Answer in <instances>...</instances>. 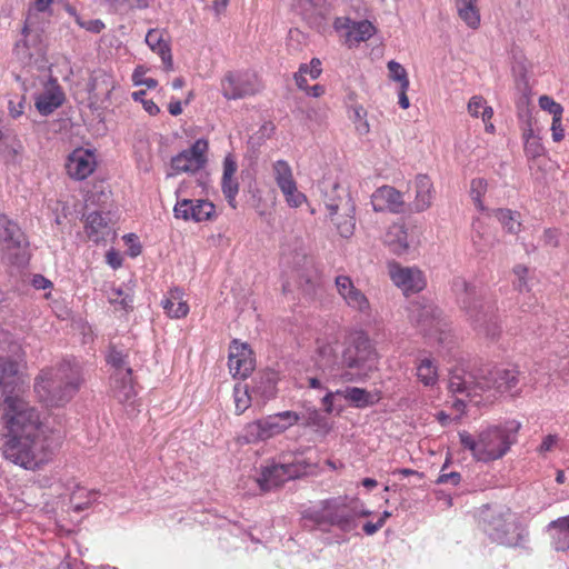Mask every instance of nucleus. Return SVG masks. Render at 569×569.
<instances>
[{
    "label": "nucleus",
    "mask_w": 569,
    "mask_h": 569,
    "mask_svg": "<svg viewBox=\"0 0 569 569\" xmlns=\"http://www.w3.org/2000/svg\"><path fill=\"white\" fill-rule=\"evenodd\" d=\"M389 276L406 295L419 292L426 287L425 277L417 268L401 267L393 262L389 264Z\"/></svg>",
    "instance_id": "4468645a"
},
{
    "label": "nucleus",
    "mask_w": 569,
    "mask_h": 569,
    "mask_svg": "<svg viewBox=\"0 0 569 569\" xmlns=\"http://www.w3.org/2000/svg\"><path fill=\"white\" fill-rule=\"evenodd\" d=\"M287 480L300 478L308 473L311 465L306 460L287 461L282 463Z\"/></svg>",
    "instance_id": "37998d69"
},
{
    "label": "nucleus",
    "mask_w": 569,
    "mask_h": 569,
    "mask_svg": "<svg viewBox=\"0 0 569 569\" xmlns=\"http://www.w3.org/2000/svg\"><path fill=\"white\" fill-rule=\"evenodd\" d=\"M161 306L170 318H183L189 312V306L183 299V291L179 288L171 289L161 301Z\"/></svg>",
    "instance_id": "393cba45"
},
{
    "label": "nucleus",
    "mask_w": 569,
    "mask_h": 569,
    "mask_svg": "<svg viewBox=\"0 0 569 569\" xmlns=\"http://www.w3.org/2000/svg\"><path fill=\"white\" fill-rule=\"evenodd\" d=\"M24 110V98L21 97L17 102L13 100L9 101V112L12 118H18L23 113Z\"/></svg>",
    "instance_id": "e2e57ef3"
},
{
    "label": "nucleus",
    "mask_w": 569,
    "mask_h": 569,
    "mask_svg": "<svg viewBox=\"0 0 569 569\" xmlns=\"http://www.w3.org/2000/svg\"><path fill=\"white\" fill-rule=\"evenodd\" d=\"M64 100V94L58 86H53L36 98V108L42 116L51 114Z\"/></svg>",
    "instance_id": "b1692460"
},
{
    "label": "nucleus",
    "mask_w": 569,
    "mask_h": 569,
    "mask_svg": "<svg viewBox=\"0 0 569 569\" xmlns=\"http://www.w3.org/2000/svg\"><path fill=\"white\" fill-rule=\"evenodd\" d=\"M207 150L208 142L203 139H198L191 148L183 150L172 158L171 169L173 170V173L196 172L201 169L207 161Z\"/></svg>",
    "instance_id": "f8f14e48"
},
{
    "label": "nucleus",
    "mask_w": 569,
    "mask_h": 569,
    "mask_svg": "<svg viewBox=\"0 0 569 569\" xmlns=\"http://www.w3.org/2000/svg\"><path fill=\"white\" fill-rule=\"evenodd\" d=\"M83 383L81 365L76 359H63L54 367L42 369L34 380V392L47 407H62Z\"/></svg>",
    "instance_id": "7ed1b4c3"
},
{
    "label": "nucleus",
    "mask_w": 569,
    "mask_h": 569,
    "mask_svg": "<svg viewBox=\"0 0 569 569\" xmlns=\"http://www.w3.org/2000/svg\"><path fill=\"white\" fill-rule=\"evenodd\" d=\"M26 383L18 363L0 357V421L7 460L24 469L36 470L47 463L53 448L42 438L39 411L24 400Z\"/></svg>",
    "instance_id": "f257e3e1"
},
{
    "label": "nucleus",
    "mask_w": 569,
    "mask_h": 569,
    "mask_svg": "<svg viewBox=\"0 0 569 569\" xmlns=\"http://www.w3.org/2000/svg\"><path fill=\"white\" fill-rule=\"evenodd\" d=\"M146 96V91L140 90L132 93V98L134 101H140L143 106V109L151 116H156L160 112L159 107L152 101L143 99Z\"/></svg>",
    "instance_id": "4d7b16f0"
},
{
    "label": "nucleus",
    "mask_w": 569,
    "mask_h": 569,
    "mask_svg": "<svg viewBox=\"0 0 569 569\" xmlns=\"http://www.w3.org/2000/svg\"><path fill=\"white\" fill-rule=\"evenodd\" d=\"M277 375L274 372H266L254 378L251 392L254 397H260L262 403L274 398L277 392Z\"/></svg>",
    "instance_id": "a878e982"
},
{
    "label": "nucleus",
    "mask_w": 569,
    "mask_h": 569,
    "mask_svg": "<svg viewBox=\"0 0 569 569\" xmlns=\"http://www.w3.org/2000/svg\"><path fill=\"white\" fill-rule=\"evenodd\" d=\"M543 146L538 138H530L525 141V152L530 158L540 157L543 153Z\"/></svg>",
    "instance_id": "13d9d810"
},
{
    "label": "nucleus",
    "mask_w": 569,
    "mask_h": 569,
    "mask_svg": "<svg viewBox=\"0 0 569 569\" xmlns=\"http://www.w3.org/2000/svg\"><path fill=\"white\" fill-rule=\"evenodd\" d=\"M447 463L442 466L437 483L457 486L461 481V475L456 471L447 472Z\"/></svg>",
    "instance_id": "6e6d98bb"
},
{
    "label": "nucleus",
    "mask_w": 569,
    "mask_h": 569,
    "mask_svg": "<svg viewBox=\"0 0 569 569\" xmlns=\"http://www.w3.org/2000/svg\"><path fill=\"white\" fill-rule=\"evenodd\" d=\"M112 380L113 396L118 399V401L121 403L132 405L137 396L132 382V375L112 376Z\"/></svg>",
    "instance_id": "c85d7f7f"
},
{
    "label": "nucleus",
    "mask_w": 569,
    "mask_h": 569,
    "mask_svg": "<svg viewBox=\"0 0 569 569\" xmlns=\"http://www.w3.org/2000/svg\"><path fill=\"white\" fill-rule=\"evenodd\" d=\"M487 187H488V183L485 179L482 178H476V179H472L471 181V186H470V197L475 203V206L481 210V211H485L486 208L482 203V196L486 193L487 191Z\"/></svg>",
    "instance_id": "a18cd8bd"
},
{
    "label": "nucleus",
    "mask_w": 569,
    "mask_h": 569,
    "mask_svg": "<svg viewBox=\"0 0 569 569\" xmlns=\"http://www.w3.org/2000/svg\"><path fill=\"white\" fill-rule=\"evenodd\" d=\"M174 217L183 220L201 222L210 220L216 212L214 206L208 200L183 199L178 201L173 208Z\"/></svg>",
    "instance_id": "dca6fc26"
},
{
    "label": "nucleus",
    "mask_w": 569,
    "mask_h": 569,
    "mask_svg": "<svg viewBox=\"0 0 569 569\" xmlns=\"http://www.w3.org/2000/svg\"><path fill=\"white\" fill-rule=\"evenodd\" d=\"M378 353L368 336L357 333L342 352L339 378L345 382H358L377 369Z\"/></svg>",
    "instance_id": "423d86ee"
},
{
    "label": "nucleus",
    "mask_w": 569,
    "mask_h": 569,
    "mask_svg": "<svg viewBox=\"0 0 569 569\" xmlns=\"http://www.w3.org/2000/svg\"><path fill=\"white\" fill-rule=\"evenodd\" d=\"M538 102H539V107L543 111H547L548 113H550L552 116V118L562 117L563 107L560 103H558L557 101H555L553 98H551L547 94H543L539 98Z\"/></svg>",
    "instance_id": "864d4df0"
},
{
    "label": "nucleus",
    "mask_w": 569,
    "mask_h": 569,
    "mask_svg": "<svg viewBox=\"0 0 569 569\" xmlns=\"http://www.w3.org/2000/svg\"><path fill=\"white\" fill-rule=\"evenodd\" d=\"M416 199L413 202L415 210L418 212L425 211L431 206L432 202V182L429 177L419 174L415 181Z\"/></svg>",
    "instance_id": "c756f323"
},
{
    "label": "nucleus",
    "mask_w": 569,
    "mask_h": 569,
    "mask_svg": "<svg viewBox=\"0 0 569 569\" xmlns=\"http://www.w3.org/2000/svg\"><path fill=\"white\" fill-rule=\"evenodd\" d=\"M109 301L113 305L118 303L124 310H131L133 308V299L130 295L124 293L120 288L111 289L109 296Z\"/></svg>",
    "instance_id": "3c124183"
},
{
    "label": "nucleus",
    "mask_w": 569,
    "mask_h": 569,
    "mask_svg": "<svg viewBox=\"0 0 569 569\" xmlns=\"http://www.w3.org/2000/svg\"><path fill=\"white\" fill-rule=\"evenodd\" d=\"M84 228L88 238L96 243L106 241L114 233L107 217L98 211L91 212L87 216Z\"/></svg>",
    "instance_id": "412c9836"
},
{
    "label": "nucleus",
    "mask_w": 569,
    "mask_h": 569,
    "mask_svg": "<svg viewBox=\"0 0 569 569\" xmlns=\"http://www.w3.org/2000/svg\"><path fill=\"white\" fill-rule=\"evenodd\" d=\"M221 188L228 203L232 208H236V197L239 191V183L237 179L234 177H222Z\"/></svg>",
    "instance_id": "49530a36"
},
{
    "label": "nucleus",
    "mask_w": 569,
    "mask_h": 569,
    "mask_svg": "<svg viewBox=\"0 0 569 569\" xmlns=\"http://www.w3.org/2000/svg\"><path fill=\"white\" fill-rule=\"evenodd\" d=\"M107 361L111 365L116 372L113 376H130L132 375V369L129 366L128 353L116 348H111L108 355Z\"/></svg>",
    "instance_id": "f704fd0d"
},
{
    "label": "nucleus",
    "mask_w": 569,
    "mask_h": 569,
    "mask_svg": "<svg viewBox=\"0 0 569 569\" xmlns=\"http://www.w3.org/2000/svg\"><path fill=\"white\" fill-rule=\"evenodd\" d=\"M551 136L555 142H560L565 138V129L562 127V117L552 118Z\"/></svg>",
    "instance_id": "bf43d9fd"
},
{
    "label": "nucleus",
    "mask_w": 569,
    "mask_h": 569,
    "mask_svg": "<svg viewBox=\"0 0 569 569\" xmlns=\"http://www.w3.org/2000/svg\"><path fill=\"white\" fill-rule=\"evenodd\" d=\"M238 166L231 156H227L223 160V174L222 177H234Z\"/></svg>",
    "instance_id": "680f3d73"
},
{
    "label": "nucleus",
    "mask_w": 569,
    "mask_h": 569,
    "mask_svg": "<svg viewBox=\"0 0 569 569\" xmlns=\"http://www.w3.org/2000/svg\"><path fill=\"white\" fill-rule=\"evenodd\" d=\"M273 177L279 189H283L296 182L290 164L284 160H278L272 166Z\"/></svg>",
    "instance_id": "c9c22d12"
},
{
    "label": "nucleus",
    "mask_w": 569,
    "mask_h": 569,
    "mask_svg": "<svg viewBox=\"0 0 569 569\" xmlns=\"http://www.w3.org/2000/svg\"><path fill=\"white\" fill-rule=\"evenodd\" d=\"M552 545L558 551L569 549V516L559 518L549 523Z\"/></svg>",
    "instance_id": "7c9ffc66"
},
{
    "label": "nucleus",
    "mask_w": 569,
    "mask_h": 569,
    "mask_svg": "<svg viewBox=\"0 0 569 569\" xmlns=\"http://www.w3.org/2000/svg\"><path fill=\"white\" fill-rule=\"evenodd\" d=\"M236 412L238 415L243 413L251 405L252 398L254 397L249 390L247 385L238 383L233 389Z\"/></svg>",
    "instance_id": "ea45409f"
},
{
    "label": "nucleus",
    "mask_w": 569,
    "mask_h": 569,
    "mask_svg": "<svg viewBox=\"0 0 569 569\" xmlns=\"http://www.w3.org/2000/svg\"><path fill=\"white\" fill-rule=\"evenodd\" d=\"M458 17L471 29L480 26L478 0H455Z\"/></svg>",
    "instance_id": "2f4dec72"
},
{
    "label": "nucleus",
    "mask_w": 569,
    "mask_h": 569,
    "mask_svg": "<svg viewBox=\"0 0 569 569\" xmlns=\"http://www.w3.org/2000/svg\"><path fill=\"white\" fill-rule=\"evenodd\" d=\"M472 243L478 252H486L493 244V239L487 232L475 227Z\"/></svg>",
    "instance_id": "603ef678"
},
{
    "label": "nucleus",
    "mask_w": 569,
    "mask_h": 569,
    "mask_svg": "<svg viewBox=\"0 0 569 569\" xmlns=\"http://www.w3.org/2000/svg\"><path fill=\"white\" fill-rule=\"evenodd\" d=\"M228 366L233 377L246 379L254 369V359L249 346L233 340L229 348Z\"/></svg>",
    "instance_id": "f3484780"
},
{
    "label": "nucleus",
    "mask_w": 569,
    "mask_h": 569,
    "mask_svg": "<svg viewBox=\"0 0 569 569\" xmlns=\"http://www.w3.org/2000/svg\"><path fill=\"white\" fill-rule=\"evenodd\" d=\"M417 377L425 386H433L438 380V370L433 360L421 359L417 367Z\"/></svg>",
    "instance_id": "e433bc0d"
},
{
    "label": "nucleus",
    "mask_w": 569,
    "mask_h": 569,
    "mask_svg": "<svg viewBox=\"0 0 569 569\" xmlns=\"http://www.w3.org/2000/svg\"><path fill=\"white\" fill-rule=\"evenodd\" d=\"M452 290L475 328L495 338L499 332L495 303L485 301L481 290L461 277L452 280Z\"/></svg>",
    "instance_id": "39448f33"
},
{
    "label": "nucleus",
    "mask_w": 569,
    "mask_h": 569,
    "mask_svg": "<svg viewBox=\"0 0 569 569\" xmlns=\"http://www.w3.org/2000/svg\"><path fill=\"white\" fill-rule=\"evenodd\" d=\"M300 415L296 411L287 410L248 423L240 439L244 443H256L279 436L290 427L299 423Z\"/></svg>",
    "instance_id": "1a4fd4ad"
},
{
    "label": "nucleus",
    "mask_w": 569,
    "mask_h": 569,
    "mask_svg": "<svg viewBox=\"0 0 569 569\" xmlns=\"http://www.w3.org/2000/svg\"><path fill=\"white\" fill-rule=\"evenodd\" d=\"M371 204L377 212L400 213L403 211L405 200L402 193L393 187L382 186L372 193Z\"/></svg>",
    "instance_id": "a211bd4d"
},
{
    "label": "nucleus",
    "mask_w": 569,
    "mask_h": 569,
    "mask_svg": "<svg viewBox=\"0 0 569 569\" xmlns=\"http://www.w3.org/2000/svg\"><path fill=\"white\" fill-rule=\"evenodd\" d=\"M300 415V421L303 427H313L318 431L327 432L329 430V423L327 418L321 415L317 409H308L305 413Z\"/></svg>",
    "instance_id": "4c0bfd02"
},
{
    "label": "nucleus",
    "mask_w": 569,
    "mask_h": 569,
    "mask_svg": "<svg viewBox=\"0 0 569 569\" xmlns=\"http://www.w3.org/2000/svg\"><path fill=\"white\" fill-rule=\"evenodd\" d=\"M79 24L86 30L94 33H99L104 28V23L99 19L89 20L84 22L79 21Z\"/></svg>",
    "instance_id": "69168bd1"
},
{
    "label": "nucleus",
    "mask_w": 569,
    "mask_h": 569,
    "mask_svg": "<svg viewBox=\"0 0 569 569\" xmlns=\"http://www.w3.org/2000/svg\"><path fill=\"white\" fill-rule=\"evenodd\" d=\"M350 119L353 121L359 134H367L370 131V126L367 120V111L362 106L356 104L351 108Z\"/></svg>",
    "instance_id": "c03bdc74"
},
{
    "label": "nucleus",
    "mask_w": 569,
    "mask_h": 569,
    "mask_svg": "<svg viewBox=\"0 0 569 569\" xmlns=\"http://www.w3.org/2000/svg\"><path fill=\"white\" fill-rule=\"evenodd\" d=\"M317 353V365L319 366V369L325 368L330 371V373L336 372L337 357L335 346L330 342L322 345L319 343Z\"/></svg>",
    "instance_id": "72a5a7b5"
},
{
    "label": "nucleus",
    "mask_w": 569,
    "mask_h": 569,
    "mask_svg": "<svg viewBox=\"0 0 569 569\" xmlns=\"http://www.w3.org/2000/svg\"><path fill=\"white\" fill-rule=\"evenodd\" d=\"M96 167L94 156L89 150H74L68 158L66 168L68 174L76 180L89 177Z\"/></svg>",
    "instance_id": "6ab92c4d"
},
{
    "label": "nucleus",
    "mask_w": 569,
    "mask_h": 569,
    "mask_svg": "<svg viewBox=\"0 0 569 569\" xmlns=\"http://www.w3.org/2000/svg\"><path fill=\"white\" fill-rule=\"evenodd\" d=\"M146 43L157 53L163 63L166 70H172L173 60L169 41L164 39V31L160 29H150L146 34Z\"/></svg>",
    "instance_id": "4be33fe9"
},
{
    "label": "nucleus",
    "mask_w": 569,
    "mask_h": 569,
    "mask_svg": "<svg viewBox=\"0 0 569 569\" xmlns=\"http://www.w3.org/2000/svg\"><path fill=\"white\" fill-rule=\"evenodd\" d=\"M29 242L20 227L7 219L0 218V250L2 259L12 266L23 267L29 261Z\"/></svg>",
    "instance_id": "9d476101"
},
{
    "label": "nucleus",
    "mask_w": 569,
    "mask_h": 569,
    "mask_svg": "<svg viewBox=\"0 0 569 569\" xmlns=\"http://www.w3.org/2000/svg\"><path fill=\"white\" fill-rule=\"evenodd\" d=\"M520 428V422L510 420L481 431L477 438L468 431H460L459 440L465 449L471 451L475 459L488 462L500 459L508 452L516 442Z\"/></svg>",
    "instance_id": "20e7f679"
},
{
    "label": "nucleus",
    "mask_w": 569,
    "mask_h": 569,
    "mask_svg": "<svg viewBox=\"0 0 569 569\" xmlns=\"http://www.w3.org/2000/svg\"><path fill=\"white\" fill-rule=\"evenodd\" d=\"M32 286L38 290H44L52 286L51 281L41 274H34L32 278Z\"/></svg>",
    "instance_id": "774afa93"
},
{
    "label": "nucleus",
    "mask_w": 569,
    "mask_h": 569,
    "mask_svg": "<svg viewBox=\"0 0 569 569\" xmlns=\"http://www.w3.org/2000/svg\"><path fill=\"white\" fill-rule=\"evenodd\" d=\"M558 441V437L555 436V435H548L547 437H545V439L542 440L541 445L539 446V452L540 453H546V452H549L552 450V448L556 446Z\"/></svg>",
    "instance_id": "0e129e2a"
},
{
    "label": "nucleus",
    "mask_w": 569,
    "mask_h": 569,
    "mask_svg": "<svg viewBox=\"0 0 569 569\" xmlns=\"http://www.w3.org/2000/svg\"><path fill=\"white\" fill-rule=\"evenodd\" d=\"M513 272L517 277L515 286L519 291H522L525 288H527L526 276L528 273V269L525 266L518 264L515 267Z\"/></svg>",
    "instance_id": "052dcab7"
},
{
    "label": "nucleus",
    "mask_w": 569,
    "mask_h": 569,
    "mask_svg": "<svg viewBox=\"0 0 569 569\" xmlns=\"http://www.w3.org/2000/svg\"><path fill=\"white\" fill-rule=\"evenodd\" d=\"M519 382L520 373L515 368H475L469 362H461L450 370L448 389L452 395L465 396L479 405L478 397L486 395L489 400L497 395L513 392Z\"/></svg>",
    "instance_id": "f03ea898"
},
{
    "label": "nucleus",
    "mask_w": 569,
    "mask_h": 569,
    "mask_svg": "<svg viewBox=\"0 0 569 569\" xmlns=\"http://www.w3.org/2000/svg\"><path fill=\"white\" fill-rule=\"evenodd\" d=\"M333 27L336 31L340 28L347 29L346 43L349 47L357 46L360 42L370 39L376 31L373 24L368 20L351 21L346 19L345 22H342L340 19H336Z\"/></svg>",
    "instance_id": "aec40b11"
},
{
    "label": "nucleus",
    "mask_w": 569,
    "mask_h": 569,
    "mask_svg": "<svg viewBox=\"0 0 569 569\" xmlns=\"http://www.w3.org/2000/svg\"><path fill=\"white\" fill-rule=\"evenodd\" d=\"M303 518L318 527L336 526L343 532H350L358 526L357 506L348 501L347 497L322 500L319 507L306 510Z\"/></svg>",
    "instance_id": "6e6552de"
},
{
    "label": "nucleus",
    "mask_w": 569,
    "mask_h": 569,
    "mask_svg": "<svg viewBox=\"0 0 569 569\" xmlns=\"http://www.w3.org/2000/svg\"><path fill=\"white\" fill-rule=\"evenodd\" d=\"M336 0H299L303 17L310 23H319Z\"/></svg>",
    "instance_id": "cd10ccee"
},
{
    "label": "nucleus",
    "mask_w": 569,
    "mask_h": 569,
    "mask_svg": "<svg viewBox=\"0 0 569 569\" xmlns=\"http://www.w3.org/2000/svg\"><path fill=\"white\" fill-rule=\"evenodd\" d=\"M287 480L282 463H271L266 466L258 479L260 488L264 491L271 490L284 483Z\"/></svg>",
    "instance_id": "bb28decb"
},
{
    "label": "nucleus",
    "mask_w": 569,
    "mask_h": 569,
    "mask_svg": "<svg viewBox=\"0 0 569 569\" xmlns=\"http://www.w3.org/2000/svg\"><path fill=\"white\" fill-rule=\"evenodd\" d=\"M319 189L331 221L336 224L340 236L351 237L356 227V204L348 189L331 179H323L319 183Z\"/></svg>",
    "instance_id": "0eeeda50"
},
{
    "label": "nucleus",
    "mask_w": 569,
    "mask_h": 569,
    "mask_svg": "<svg viewBox=\"0 0 569 569\" xmlns=\"http://www.w3.org/2000/svg\"><path fill=\"white\" fill-rule=\"evenodd\" d=\"M385 241L396 254H402L409 248L408 234L402 224H392L386 233Z\"/></svg>",
    "instance_id": "473e14b6"
},
{
    "label": "nucleus",
    "mask_w": 569,
    "mask_h": 569,
    "mask_svg": "<svg viewBox=\"0 0 569 569\" xmlns=\"http://www.w3.org/2000/svg\"><path fill=\"white\" fill-rule=\"evenodd\" d=\"M468 112L472 117L481 116L485 123L492 118L493 110L486 106V101L481 96H473L468 103Z\"/></svg>",
    "instance_id": "a19ab883"
},
{
    "label": "nucleus",
    "mask_w": 569,
    "mask_h": 569,
    "mask_svg": "<svg viewBox=\"0 0 569 569\" xmlns=\"http://www.w3.org/2000/svg\"><path fill=\"white\" fill-rule=\"evenodd\" d=\"M389 76L392 80L398 81L402 89L409 88V79L406 69L396 61L388 62Z\"/></svg>",
    "instance_id": "09e8293b"
},
{
    "label": "nucleus",
    "mask_w": 569,
    "mask_h": 569,
    "mask_svg": "<svg viewBox=\"0 0 569 569\" xmlns=\"http://www.w3.org/2000/svg\"><path fill=\"white\" fill-rule=\"evenodd\" d=\"M486 531L489 537L501 545H511V535L516 531V517L509 510L499 511L487 521Z\"/></svg>",
    "instance_id": "2eb2a0df"
},
{
    "label": "nucleus",
    "mask_w": 569,
    "mask_h": 569,
    "mask_svg": "<svg viewBox=\"0 0 569 569\" xmlns=\"http://www.w3.org/2000/svg\"><path fill=\"white\" fill-rule=\"evenodd\" d=\"M369 392L360 388H349L346 391V398L357 406H366L369 403Z\"/></svg>",
    "instance_id": "5fc2aeb1"
},
{
    "label": "nucleus",
    "mask_w": 569,
    "mask_h": 569,
    "mask_svg": "<svg viewBox=\"0 0 569 569\" xmlns=\"http://www.w3.org/2000/svg\"><path fill=\"white\" fill-rule=\"evenodd\" d=\"M97 496V492L93 491H87L86 489H77L71 493L70 502L72 505V508L74 511H82L86 510L90 503L91 498L94 499Z\"/></svg>",
    "instance_id": "79ce46f5"
},
{
    "label": "nucleus",
    "mask_w": 569,
    "mask_h": 569,
    "mask_svg": "<svg viewBox=\"0 0 569 569\" xmlns=\"http://www.w3.org/2000/svg\"><path fill=\"white\" fill-rule=\"evenodd\" d=\"M220 86L222 96L228 100L244 99L262 90V83L252 70L228 71Z\"/></svg>",
    "instance_id": "9b49d317"
},
{
    "label": "nucleus",
    "mask_w": 569,
    "mask_h": 569,
    "mask_svg": "<svg viewBox=\"0 0 569 569\" xmlns=\"http://www.w3.org/2000/svg\"><path fill=\"white\" fill-rule=\"evenodd\" d=\"M441 310L433 303H413L410 309V319L423 330L437 327Z\"/></svg>",
    "instance_id": "5701e85b"
},
{
    "label": "nucleus",
    "mask_w": 569,
    "mask_h": 569,
    "mask_svg": "<svg viewBox=\"0 0 569 569\" xmlns=\"http://www.w3.org/2000/svg\"><path fill=\"white\" fill-rule=\"evenodd\" d=\"M308 71V64H301L299 68V71L295 74L296 84L300 88L306 90L307 89V79L306 74Z\"/></svg>",
    "instance_id": "338daca9"
},
{
    "label": "nucleus",
    "mask_w": 569,
    "mask_h": 569,
    "mask_svg": "<svg viewBox=\"0 0 569 569\" xmlns=\"http://www.w3.org/2000/svg\"><path fill=\"white\" fill-rule=\"evenodd\" d=\"M320 372L315 376H307V387L312 389H325L323 383L327 382L330 378L339 377V373L331 372L326 370L325 368L319 369Z\"/></svg>",
    "instance_id": "8fccbe9b"
},
{
    "label": "nucleus",
    "mask_w": 569,
    "mask_h": 569,
    "mask_svg": "<svg viewBox=\"0 0 569 569\" xmlns=\"http://www.w3.org/2000/svg\"><path fill=\"white\" fill-rule=\"evenodd\" d=\"M281 192L284 196L286 202L291 208H299L302 203L307 202V197L298 190L296 182L281 189Z\"/></svg>",
    "instance_id": "de8ad7c7"
},
{
    "label": "nucleus",
    "mask_w": 569,
    "mask_h": 569,
    "mask_svg": "<svg viewBox=\"0 0 569 569\" xmlns=\"http://www.w3.org/2000/svg\"><path fill=\"white\" fill-rule=\"evenodd\" d=\"M496 218L510 233H518L520 231L521 223L519 221L520 214L509 209H497L495 210Z\"/></svg>",
    "instance_id": "58836bf2"
},
{
    "label": "nucleus",
    "mask_w": 569,
    "mask_h": 569,
    "mask_svg": "<svg viewBox=\"0 0 569 569\" xmlns=\"http://www.w3.org/2000/svg\"><path fill=\"white\" fill-rule=\"evenodd\" d=\"M335 284L339 296L350 309L367 317L371 315V305L369 299L353 284V281L349 276H337Z\"/></svg>",
    "instance_id": "ddd939ff"
}]
</instances>
